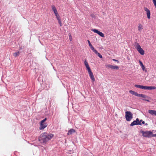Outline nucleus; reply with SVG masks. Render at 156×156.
I'll return each instance as SVG.
<instances>
[{"instance_id": "nucleus-1", "label": "nucleus", "mask_w": 156, "mask_h": 156, "mask_svg": "<svg viewBox=\"0 0 156 156\" xmlns=\"http://www.w3.org/2000/svg\"><path fill=\"white\" fill-rule=\"evenodd\" d=\"M53 136V135L52 134L44 132L41 134L38 138L39 141L41 143L45 144Z\"/></svg>"}, {"instance_id": "nucleus-2", "label": "nucleus", "mask_w": 156, "mask_h": 156, "mask_svg": "<svg viewBox=\"0 0 156 156\" xmlns=\"http://www.w3.org/2000/svg\"><path fill=\"white\" fill-rule=\"evenodd\" d=\"M134 45L137 51L142 55H143L144 54V51L141 47L139 44L137 42H135L134 44Z\"/></svg>"}, {"instance_id": "nucleus-3", "label": "nucleus", "mask_w": 156, "mask_h": 156, "mask_svg": "<svg viewBox=\"0 0 156 156\" xmlns=\"http://www.w3.org/2000/svg\"><path fill=\"white\" fill-rule=\"evenodd\" d=\"M141 132L142 133L143 136L145 137L149 138L155 136L153 134L152 132L151 131H142Z\"/></svg>"}, {"instance_id": "nucleus-4", "label": "nucleus", "mask_w": 156, "mask_h": 156, "mask_svg": "<svg viewBox=\"0 0 156 156\" xmlns=\"http://www.w3.org/2000/svg\"><path fill=\"white\" fill-rule=\"evenodd\" d=\"M133 114L130 111H126L125 112V118L127 121H130L133 118Z\"/></svg>"}, {"instance_id": "nucleus-5", "label": "nucleus", "mask_w": 156, "mask_h": 156, "mask_svg": "<svg viewBox=\"0 0 156 156\" xmlns=\"http://www.w3.org/2000/svg\"><path fill=\"white\" fill-rule=\"evenodd\" d=\"M137 125H141V123L140 122L139 119L138 118L136 119V120L134 121L133 122H131L130 124V126H131Z\"/></svg>"}, {"instance_id": "nucleus-6", "label": "nucleus", "mask_w": 156, "mask_h": 156, "mask_svg": "<svg viewBox=\"0 0 156 156\" xmlns=\"http://www.w3.org/2000/svg\"><path fill=\"white\" fill-rule=\"evenodd\" d=\"M106 68H110L112 69H119V67L117 66H114L113 65H111L110 64H107L106 65Z\"/></svg>"}, {"instance_id": "nucleus-7", "label": "nucleus", "mask_w": 156, "mask_h": 156, "mask_svg": "<svg viewBox=\"0 0 156 156\" xmlns=\"http://www.w3.org/2000/svg\"><path fill=\"white\" fill-rule=\"evenodd\" d=\"M92 31H93L94 32L97 33L100 36L104 37V34L102 33L101 32L99 31L98 30L96 29H94L92 30Z\"/></svg>"}, {"instance_id": "nucleus-8", "label": "nucleus", "mask_w": 156, "mask_h": 156, "mask_svg": "<svg viewBox=\"0 0 156 156\" xmlns=\"http://www.w3.org/2000/svg\"><path fill=\"white\" fill-rule=\"evenodd\" d=\"M144 10L146 12L147 17L148 19H150L151 17V13L150 11L147 8L145 7L144 8Z\"/></svg>"}, {"instance_id": "nucleus-9", "label": "nucleus", "mask_w": 156, "mask_h": 156, "mask_svg": "<svg viewBox=\"0 0 156 156\" xmlns=\"http://www.w3.org/2000/svg\"><path fill=\"white\" fill-rule=\"evenodd\" d=\"M156 89V87L155 86H144V89L145 90H154Z\"/></svg>"}, {"instance_id": "nucleus-10", "label": "nucleus", "mask_w": 156, "mask_h": 156, "mask_svg": "<svg viewBox=\"0 0 156 156\" xmlns=\"http://www.w3.org/2000/svg\"><path fill=\"white\" fill-rule=\"evenodd\" d=\"M47 126V125L45 123H41L40 126L39 128V129L40 130L43 129L46 127Z\"/></svg>"}, {"instance_id": "nucleus-11", "label": "nucleus", "mask_w": 156, "mask_h": 156, "mask_svg": "<svg viewBox=\"0 0 156 156\" xmlns=\"http://www.w3.org/2000/svg\"><path fill=\"white\" fill-rule=\"evenodd\" d=\"M148 112L151 115H154L156 116V111L152 110H148Z\"/></svg>"}, {"instance_id": "nucleus-12", "label": "nucleus", "mask_w": 156, "mask_h": 156, "mask_svg": "<svg viewBox=\"0 0 156 156\" xmlns=\"http://www.w3.org/2000/svg\"><path fill=\"white\" fill-rule=\"evenodd\" d=\"M89 76L90 78H91V80H92V81L93 82L95 80V79L92 72L89 73Z\"/></svg>"}, {"instance_id": "nucleus-13", "label": "nucleus", "mask_w": 156, "mask_h": 156, "mask_svg": "<svg viewBox=\"0 0 156 156\" xmlns=\"http://www.w3.org/2000/svg\"><path fill=\"white\" fill-rule=\"evenodd\" d=\"M75 132V131L74 129H71L69 131H68V132L67 133V135H71L73 133H74Z\"/></svg>"}, {"instance_id": "nucleus-14", "label": "nucleus", "mask_w": 156, "mask_h": 156, "mask_svg": "<svg viewBox=\"0 0 156 156\" xmlns=\"http://www.w3.org/2000/svg\"><path fill=\"white\" fill-rule=\"evenodd\" d=\"M87 41L88 43L89 46L90 48H91V49L93 51H94V50H95V49H94V47H93V46L91 44L90 41L89 40H87Z\"/></svg>"}, {"instance_id": "nucleus-15", "label": "nucleus", "mask_w": 156, "mask_h": 156, "mask_svg": "<svg viewBox=\"0 0 156 156\" xmlns=\"http://www.w3.org/2000/svg\"><path fill=\"white\" fill-rule=\"evenodd\" d=\"M94 52L100 58H102V56L101 55V54L98 53V51L96 50H94Z\"/></svg>"}, {"instance_id": "nucleus-16", "label": "nucleus", "mask_w": 156, "mask_h": 156, "mask_svg": "<svg viewBox=\"0 0 156 156\" xmlns=\"http://www.w3.org/2000/svg\"><path fill=\"white\" fill-rule=\"evenodd\" d=\"M139 63L140 64V66H141V67L142 68V70L143 71L145 70V68L144 66L143 65V63L140 60H139Z\"/></svg>"}, {"instance_id": "nucleus-17", "label": "nucleus", "mask_w": 156, "mask_h": 156, "mask_svg": "<svg viewBox=\"0 0 156 156\" xmlns=\"http://www.w3.org/2000/svg\"><path fill=\"white\" fill-rule=\"evenodd\" d=\"M20 53V51H18V52L13 53V55L14 57H16L17 56H18L19 55Z\"/></svg>"}, {"instance_id": "nucleus-18", "label": "nucleus", "mask_w": 156, "mask_h": 156, "mask_svg": "<svg viewBox=\"0 0 156 156\" xmlns=\"http://www.w3.org/2000/svg\"><path fill=\"white\" fill-rule=\"evenodd\" d=\"M134 86L137 88H139L143 89H144V86L136 84Z\"/></svg>"}, {"instance_id": "nucleus-19", "label": "nucleus", "mask_w": 156, "mask_h": 156, "mask_svg": "<svg viewBox=\"0 0 156 156\" xmlns=\"http://www.w3.org/2000/svg\"><path fill=\"white\" fill-rule=\"evenodd\" d=\"M138 30L140 31L141 30L143 29V26L140 24H139V26L138 27Z\"/></svg>"}, {"instance_id": "nucleus-20", "label": "nucleus", "mask_w": 156, "mask_h": 156, "mask_svg": "<svg viewBox=\"0 0 156 156\" xmlns=\"http://www.w3.org/2000/svg\"><path fill=\"white\" fill-rule=\"evenodd\" d=\"M129 92L131 94H132L136 96L137 93V92L133 91L132 90H129Z\"/></svg>"}, {"instance_id": "nucleus-21", "label": "nucleus", "mask_w": 156, "mask_h": 156, "mask_svg": "<svg viewBox=\"0 0 156 156\" xmlns=\"http://www.w3.org/2000/svg\"><path fill=\"white\" fill-rule=\"evenodd\" d=\"M141 97L144 98H146V99H149L150 98L148 97L145 94H142V96Z\"/></svg>"}, {"instance_id": "nucleus-22", "label": "nucleus", "mask_w": 156, "mask_h": 156, "mask_svg": "<svg viewBox=\"0 0 156 156\" xmlns=\"http://www.w3.org/2000/svg\"><path fill=\"white\" fill-rule=\"evenodd\" d=\"M84 63L85 66H86V67H88V66H89V65H88V62H87L86 60H85L84 61Z\"/></svg>"}, {"instance_id": "nucleus-23", "label": "nucleus", "mask_w": 156, "mask_h": 156, "mask_svg": "<svg viewBox=\"0 0 156 156\" xmlns=\"http://www.w3.org/2000/svg\"><path fill=\"white\" fill-rule=\"evenodd\" d=\"M86 68H87V70L88 71V73L92 72L89 66H88V67H86Z\"/></svg>"}, {"instance_id": "nucleus-24", "label": "nucleus", "mask_w": 156, "mask_h": 156, "mask_svg": "<svg viewBox=\"0 0 156 156\" xmlns=\"http://www.w3.org/2000/svg\"><path fill=\"white\" fill-rule=\"evenodd\" d=\"M52 10L54 12L55 15H57V14H58L56 9H53Z\"/></svg>"}, {"instance_id": "nucleus-25", "label": "nucleus", "mask_w": 156, "mask_h": 156, "mask_svg": "<svg viewBox=\"0 0 156 156\" xmlns=\"http://www.w3.org/2000/svg\"><path fill=\"white\" fill-rule=\"evenodd\" d=\"M55 16H56V18L58 20H60L59 16L58 14H57V15H55Z\"/></svg>"}, {"instance_id": "nucleus-26", "label": "nucleus", "mask_w": 156, "mask_h": 156, "mask_svg": "<svg viewBox=\"0 0 156 156\" xmlns=\"http://www.w3.org/2000/svg\"><path fill=\"white\" fill-rule=\"evenodd\" d=\"M58 23L59 24L60 26L61 27L62 26V22L61 20V19L59 20H58Z\"/></svg>"}, {"instance_id": "nucleus-27", "label": "nucleus", "mask_w": 156, "mask_h": 156, "mask_svg": "<svg viewBox=\"0 0 156 156\" xmlns=\"http://www.w3.org/2000/svg\"><path fill=\"white\" fill-rule=\"evenodd\" d=\"M47 120V118H44V119H43V120H41V123H44V122H45Z\"/></svg>"}, {"instance_id": "nucleus-28", "label": "nucleus", "mask_w": 156, "mask_h": 156, "mask_svg": "<svg viewBox=\"0 0 156 156\" xmlns=\"http://www.w3.org/2000/svg\"><path fill=\"white\" fill-rule=\"evenodd\" d=\"M69 39H70V41H72V36L71 35V34L70 33H69Z\"/></svg>"}, {"instance_id": "nucleus-29", "label": "nucleus", "mask_w": 156, "mask_h": 156, "mask_svg": "<svg viewBox=\"0 0 156 156\" xmlns=\"http://www.w3.org/2000/svg\"><path fill=\"white\" fill-rule=\"evenodd\" d=\"M142 94H139L138 93H137L136 96L140 97H141L142 96Z\"/></svg>"}, {"instance_id": "nucleus-30", "label": "nucleus", "mask_w": 156, "mask_h": 156, "mask_svg": "<svg viewBox=\"0 0 156 156\" xmlns=\"http://www.w3.org/2000/svg\"><path fill=\"white\" fill-rule=\"evenodd\" d=\"M51 8L53 10V9H56L55 6L54 5H51Z\"/></svg>"}, {"instance_id": "nucleus-31", "label": "nucleus", "mask_w": 156, "mask_h": 156, "mask_svg": "<svg viewBox=\"0 0 156 156\" xmlns=\"http://www.w3.org/2000/svg\"><path fill=\"white\" fill-rule=\"evenodd\" d=\"M153 1L154 5L156 4V0H153Z\"/></svg>"}, {"instance_id": "nucleus-32", "label": "nucleus", "mask_w": 156, "mask_h": 156, "mask_svg": "<svg viewBox=\"0 0 156 156\" xmlns=\"http://www.w3.org/2000/svg\"><path fill=\"white\" fill-rule=\"evenodd\" d=\"M113 60L115 61V62H118L117 63H119V61H118V60H116V59H113Z\"/></svg>"}, {"instance_id": "nucleus-33", "label": "nucleus", "mask_w": 156, "mask_h": 156, "mask_svg": "<svg viewBox=\"0 0 156 156\" xmlns=\"http://www.w3.org/2000/svg\"><path fill=\"white\" fill-rule=\"evenodd\" d=\"M143 100H144V101H148V102H150V101L149 100H148V99H143Z\"/></svg>"}, {"instance_id": "nucleus-34", "label": "nucleus", "mask_w": 156, "mask_h": 156, "mask_svg": "<svg viewBox=\"0 0 156 156\" xmlns=\"http://www.w3.org/2000/svg\"><path fill=\"white\" fill-rule=\"evenodd\" d=\"M141 123V124H144V123H145V122H144V121H143L142 122V123Z\"/></svg>"}, {"instance_id": "nucleus-35", "label": "nucleus", "mask_w": 156, "mask_h": 156, "mask_svg": "<svg viewBox=\"0 0 156 156\" xmlns=\"http://www.w3.org/2000/svg\"><path fill=\"white\" fill-rule=\"evenodd\" d=\"M139 121H140V122H142L143 121V120H142V119H141V120H139Z\"/></svg>"}, {"instance_id": "nucleus-36", "label": "nucleus", "mask_w": 156, "mask_h": 156, "mask_svg": "<svg viewBox=\"0 0 156 156\" xmlns=\"http://www.w3.org/2000/svg\"><path fill=\"white\" fill-rule=\"evenodd\" d=\"M145 125H146V126H147V125H148V124H147V123H146L145 124Z\"/></svg>"}, {"instance_id": "nucleus-37", "label": "nucleus", "mask_w": 156, "mask_h": 156, "mask_svg": "<svg viewBox=\"0 0 156 156\" xmlns=\"http://www.w3.org/2000/svg\"><path fill=\"white\" fill-rule=\"evenodd\" d=\"M154 135V136H156V135L155 134H153Z\"/></svg>"}, {"instance_id": "nucleus-38", "label": "nucleus", "mask_w": 156, "mask_h": 156, "mask_svg": "<svg viewBox=\"0 0 156 156\" xmlns=\"http://www.w3.org/2000/svg\"><path fill=\"white\" fill-rule=\"evenodd\" d=\"M91 16H93V15H91Z\"/></svg>"}]
</instances>
